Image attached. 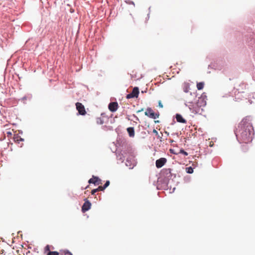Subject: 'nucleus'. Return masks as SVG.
<instances>
[{
  "mask_svg": "<svg viewBox=\"0 0 255 255\" xmlns=\"http://www.w3.org/2000/svg\"><path fill=\"white\" fill-rule=\"evenodd\" d=\"M254 129L252 125L245 121H243L239 125L236 131L238 140L240 142L249 143L252 140Z\"/></svg>",
  "mask_w": 255,
  "mask_h": 255,
  "instance_id": "f257e3e1",
  "label": "nucleus"
},
{
  "mask_svg": "<svg viewBox=\"0 0 255 255\" xmlns=\"http://www.w3.org/2000/svg\"><path fill=\"white\" fill-rule=\"evenodd\" d=\"M190 95L192 97V99H190L189 97L186 98V105L188 107L190 112L194 114H200L202 109L201 108V105H199L200 100L198 102L194 103L195 101L197 94L196 93H191Z\"/></svg>",
  "mask_w": 255,
  "mask_h": 255,
  "instance_id": "f03ea898",
  "label": "nucleus"
},
{
  "mask_svg": "<svg viewBox=\"0 0 255 255\" xmlns=\"http://www.w3.org/2000/svg\"><path fill=\"white\" fill-rule=\"evenodd\" d=\"M246 89V85L244 83L237 84L235 87V94L236 98L238 99H242L240 97V94L245 93V90Z\"/></svg>",
  "mask_w": 255,
  "mask_h": 255,
  "instance_id": "7ed1b4c3",
  "label": "nucleus"
},
{
  "mask_svg": "<svg viewBox=\"0 0 255 255\" xmlns=\"http://www.w3.org/2000/svg\"><path fill=\"white\" fill-rule=\"evenodd\" d=\"M144 114L146 116L153 119H155L159 117V114H155L150 108H148L146 109Z\"/></svg>",
  "mask_w": 255,
  "mask_h": 255,
  "instance_id": "20e7f679",
  "label": "nucleus"
},
{
  "mask_svg": "<svg viewBox=\"0 0 255 255\" xmlns=\"http://www.w3.org/2000/svg\"><path fill=\"white\" fill-rule=\"evenodd\" d=\"M76 109L78 111L80 115L84 116L86 114V112L84 105L81 103L77 102L76 103Z\"/></svg>",
  "mask_w": 255,
  "mask_h": 255,
  "instance_id": "39448f33",
  "label": "nucleus"
},
{
  "mask_svg": "<svg viewBox=\"0 0 255 255\" xmlns=\"http://www.w3.org/2000/svg\"><path fill=\"white\" fill-rule=\"evenodd\" d=\"M139 94V89L138 87H134L132 89V91L131 93L128 94L126 96V98L128 99L133 98H137Z\"/></svg>",
  "mask_w": 255,
  "mask_h": 255,
  "instance_id": "423d86ee",
  "label": "nucleus"
},
{
  "mask_svg": "<svg viewBox=\"0 0 255 255\" xmlns=\"http://www.w3.org/2000/svg\"><path fill=\"white\" fill-rule=\"evenodd\" d=\"M91 206V203L87 199H85V202L82 207V211L83 213L88 211Z\"/></svg>",
  "mask_w": 255,
  "mask_h": 255,
  "instance_id": "0eeeda50",
  "label": "nucleus"
},
{
  "mask_svg": "<svg viewBox=\"0 0 255 255\" xmlns=\"http://www.w3.org/2000/svg\"><path fill=\"white\" fill-rule=\"evenodd\" d=\"M167 160L165 158H160L156 160L155 165L157 168H159L162 167L166 162Z\"/></svg>",
  "mask_w": 255,
  "mask_h": 255,
  "instance_id": "6e6552de",
  "label": "nucleus"
},
{
  "mask_svg": "<svg viewBox=\"0 0 255 255\" xmlns=\"http://www.w3.org/2000/svg\"><path fill=\"white\" fill-rule=\"evenodd\" d=\"M88 182L91 184L93 183L95 185H98L102 184V181L98 177L93 176L92 178L89 180Z\"/></svg>",
  "mask_w": 255,
  "mask_h": 255,
  "instance_id": "1a4fd4ad",
  "label": "nucleus"
},
{
  "mask_svg": "<svg viewBox=\"0 0 255 255\" xmlns=\"http://www.w3.org/2000/svg\"><path fill=\"white\" fill-rule=\"evenodd\" d=\"M119 107L117 102H111L109 104L108 108L109 110L112 112H116Z\"/></svg>",
  "mask_w": 255,
  "mask_h": 255,
  "instance_id": "9d476101",
  "label": "nucleus"
},
{
  "mask_svg": "<svg viewBox=\"0 0 255 255\" xmlns=\"http://www.w3.org/2000/svg\"><path fill=\"white\" fill-rule=\"evenodd\" d=\"M176 121L179 123H183V124L186 123V121L180 114L176 115Z\"/></svg>",
  "mask_w": 255,
  "mask_h": 255,
  "instance_id": "9b49d317",
  "label": "nucleus"
},
{
  "mask_svg": "<svg viewBox=\"0 0 255 255\" xmlns=\"http://www.w3.org/2000/svg\"><path fill=\"white\" fill-rule=\"evenodd\" d=\"M127 131L130 137H134V129L133 127H129L127 128Z\"/></svg>",
  "mask_w": 255,
  "mask_h": 255,
  "instance_id": "f8f14e48",
  "label": "nucleus"
},
{
  "mask_svg": "<svg viewBox=\"0 0 255 255\" xmlns=\"http://www.w3.org/2000/svg\"><path fill=\"white\" fill-rule=\"evenodd\" d=\"M190 89V84L188 83H184L183 84V90L185 93H188Z\"/></svg>",
  "mask_w": 255,
  "mask_h": 255,
  "instance_id": "ddd939ff",
  "label": "nucleus"
},
{
  "mask_svg": "<svg viewBox=\"0 0 255 255\" xmlns=\"http://www.w3.org/2000/svg\"><path fill=\"white\" fill-rule=\"evenodd\" d=\"M13 140L15 142L19 143L20 141H23V139L18 135H14L13 136Z\"/></svg>",
  "mask_w": 255,
  "mask_h": 255,
  "instance_id": "4468645a",
  "label": "nucleus"
},
{
  "mask_svg": "<svg viewBox=\"0 0 255 255\" xmlns=\"http://www.w3.org/2000/svg\"><path fill=\"white\" fill-rule=\"evenodd\" d=\"M204 86V82H199L197 84V88L199 90H201L203 89Z\"/></svg>",
  "mask_w": 255,
  "mask_h": 255,
  "instance_id": "2eb2a0df",
  "label": "nucleus"
},
{
  "mask_svg": "<svg viewBox=\"0 0 255 255\" xmlns=\"http://www.w3.org/2000/svg\"><path fill=\"white\" fill-rule=\"evenodd\" d=\"M186 170L188 173L191 174L193 172V168H192L191 167H187L186 168Z\"/></svg>",
  "mask_w": 255,
  "mask_h": 255,
  "instance_id": "dca6fc26",
  "label": "nucleus"
},
{
  "mask_svg": "<svg viewBox=\"0 0 255 255\" xmlns=\"http://www.w3.org/2000/svg\"><path fill=\"white\" fill-rule=\"evenodd\" d=\"M59 255V254L57 252H55V251H54V252H50V251H49L47 255Z\"/></svg>",
  "mask_w": 255,
  "mask_h": 255,
  "instance_id": "f3484780",
  "label": "nucleus"
},
{
  "mask_svg": "<svg viewBox=\"0 0 255 255\" xmlns=\"http://www.w3.org/2000/svg\"><path fill=\"white\" fill-rule=\"evenodd\" d=\"M97 189L98 190V191H103L105 189V188H104V186H99L97 188Z\"/></svg>",
  "mask_w": 255,
  "mask_h": 255,
  "instance_id": "a211bd4d",
  "label": "nucleus"
},
{
  "mask_svg": "<svg viewBox=\"0 0 255 255\" xmlns=\"http://www.w3.org/2000/svg\"><path fill=\"white\" fill-rule=\"evenodd\" d=\"M180 153L183 154L185 156L188 155V153L183 149L180 150Z\"/></svg>",
  "mask_w": 255,
  "mask_h": 255,
  "instance_id": "6ab92c4d",
  "label": "nucleus"
},
{
  "mask_svg": "<svg viewBox=\"0 0 255 255\" xmlns=\"http://www.w3.org/2000/svg\"><path fill=\"white\" fill-rule=\"evenodd\" d=\"M110 184V181H107L105 183V184H104V185L103 186H104V188H107Z\"/></svg>",
  "mask_w": 255,
  "mask_h": 255,
  "instance_id": "aec40b11",
  "label": "nucleus"
},
{
  "mask_svg": "<svg viewBox=\"0 0 255 255\" xmlns=\"http://www.w3.org/2000/svg\"><path fill=\"white\" fill-rule=\"evenodd\" d=\"M97 192H98V190L97 189V188L93 189L91 191V194H92V195H94L95 194V193H96Z\"/></svg>",
  "mask_w": 255,
  "mask_h": 255,
  "instance_id": "412c9836",
  "label": "nucleus"
},
{
  "mask_svg": "<svg viewBox=\"0 0 255 255\" xmlns=\"http://www.w3.org/2000/svg\"><path fill=\"white\" fill-rule=\"evenodd\" d=\"M97 122L98 124H103V122L102 121V120L100 118H98L97 119Z\"/></svg>",
  "mask_w": 255,
  "mask_h": 255,
  "instance_id": "4be33fe9",
  "label": "nucleus"
},
{
  "mask_svg": "<svg viewBox=\"0 0 255 255\" xmlns=\"http://www.w3.org/2000/svg\"><path fill=\"white\" fill-rule=\"evenodd\" d=\"M64 255H73L69 251H66L64 253Z\"/></svg>",
  "mask_w": 255,
  "mask_h": 255,
  "instance_id": "5701e85b",
  "label": "nucleus"
},
{
  "mask_svg": "<svg viewBox=\"0 0 255 255\" xmlns=\"http://www.w3.org/2000/svg\"><path fill=\"white\" fill-rule=\"evenodd\" d=\"M158 106L161 108H163V105L162 104L161 101H158Z\"/></svg>",
  "mask_w": 255,
  "mask_h": 255,
  "instance_id": "b1692460",
  "label": "nucleus"
},
{
  "mask_svg": "<svg viewBox=\"0 0 255 255\" xmlns=\"http://www.w3.org/2000/svg\"><path fill=\"white\" fill-rule=\"evenodd\" d=\"M45 250L46 251H50V247L49 245H47L45 248Z\"/></svg>",
  "mask_w": 255,
  "mask_h": 255,
  "instance_id": "393cba45",
  "label": "nucleus"
},
{
  "mask_svg": "<svg viewBox=\"0 0 255 255\" xmlns=\"http://www.w3.org/2000/svg\"><path fill=\"white\" fill-rule=\"evenodd\" d=\"M191 93H191V92H190V93H189V95H187V96H186V98H185V101H186V98H187V97H189V98H190V99H192V97L190 95V94H191Z\"/></svg>",
  "mask_w": 255,
  "mask_h": 255,
  "instance_id": "a878e982",
  "label": "nucleus"
},
{
  "mask_svg": "<svg viewBox=\"0 0 255 255\" xmlns=\"http://www.w3.org/2000/svg\"><path fill=\"white\" fill-rule=\"evenodd\" d=\"M153 133H154L156 135L158 134V131L155 129L153 130Z\"/></svg>",
  "mask_w": 255,
  "mask_h": 255,
  "instance_id": "bb28decb",
  "label": "nucleus"
},
{
  "mask_svg": "<svg viewBox=\"0 0 255 255\" xmlns=\"http://www.w3.org/2000/svg\"><path fill=\"white\" fill-rule=\"evenodd\" d=\"M6 134L9 135H11L12 134V132L10 131H8L6 132Z\"/></svg>",
  "mask_w": 255,
  "mask_h": 255,
  "instance_id": "cd10ccee",
  "label": "nucleus"
},
{
  "mask_svg": "<svg viewBox=\"0 0 255 255\" xmlns=\"http://www.w3.org/2000/svg\"><path fill=\"white\" fill-rule=\"evenodd\" d=\"M4 253V251L3 249L0 250V254H3Z\"/></svg>",
  "mask_w": 255,
  "mask_h": 255,
  "instance_id": "c85d7f7f",
  "label": "nucleus"
},
{
  "mask_svg": "<svg viewBox=\"0 0 255 255\" xmlns=\"http://www.w3.org/2000/svg\"><path fill=\"white\" fill-rule=\"evenodd\" d=\"M143 110V109H141L140 110H138V111H137V113H139V112H142Z\"/></svg>",
  "mask_w": 255,
  "mask_h": 255,
  "instance_id": "c756f323",
  "label": "nucleus"
},
{
  "mask_svg": "<svg viewBox=\"0 0 255 255\" xmlns=\"http://www.w3.org/2000/svg\"><path fill=\"white\" fill-rule=\"evenodd\" d=\"M200 100L202 101V103H203V105H205V102H204V101H203V99H200Z\"/></svg>",
  "mask_w": 255,
  "mask_h": 255,
  "instance_id": "7c9ffc66",
  "label": "nucleus"
}]
</instances>
